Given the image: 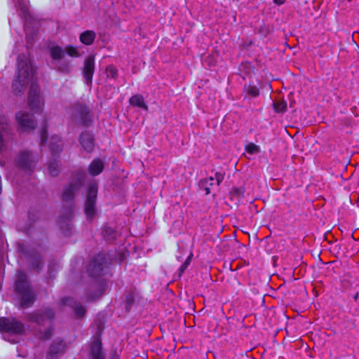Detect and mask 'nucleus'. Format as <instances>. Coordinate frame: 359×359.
I'll return each mask as SVG.
<instances>
[{
  "instance_id": "1",
  "label": "nucleus",
  "mask_w": 359,
  "mask_h": 359,
  "mask_svg": "<svg viewBox=\"0 0 359 359\" xmlns=\"http://www.w3.org/2000/svg\"><path fill=\"white\" fill-rule=\"evenodd\" d=\"M34 69L29 55L21 54L17 60V74L13 81L12 88L15 95L23 93L25 87L32 82L28 95V104L34 113L41 114L44 104L40 88L34 82Z\"/></svg>"
},
{
  "instance_id": "2",
  "label": "nucleus",
  "mask_w": 359,
  "mask_h": 359,
  "mask_svg": "<svg viewBox=\"0 0 359 359\" xmlns=\"http://www.w3.org/2000/svg\"><path fill=\"white\" fill-rule=\"evenodd\" d=\"M69 123L75 126H90L93 120L92 109L85 103H73L68 111Z\"/></svg>"
},
{
  "instance_id": "3",
  "label": "nucleus",
  "mask_w": 359,
  "mask_h": 359,
  "mask_svg": "<svg viewBox=\"0 0 359 359\" xmlns=\"http://www.w3.org/2000/svg\"><path fill=\"white\" fill-rule=\"evenodd\" d=\"M0 331L5 340L15 344L19 341L18 335L24 332L25 326L14 318L10 320L6 318H1Z\"/></svg>"
},
{
  "instance_id": "4",
  "label": "nucleus",
  "mask_w": 359,
  "mask_h": 359,
  "mask_svg": "<svg viewBox=\"0 0 359 359\" xmlns=\"http://www.w3.org/2000/svg\"><path fill=\"white\" fill-rule=\"evenodd\" d=\"M17 292L21 296V306L28 308L35 300V294L32 290L25 273L20 272L15 283Z\"/></svg>"
},
{
  "instance_id": "5",
  "label": "nucleus",
  "mask_w": 359,
  "mask_h": 359,
  "mask_svg": "<svg viewBox=\"0 0 359 359\" xmlns=\"http://www.w3.org/2000/svg\"><path fill=\"white\" fill-rule=\"evenodd\" d=\"M97 193V183H90L88 186L85 202V213L88 219H92L96 212L95 201Z\"/></svg>"
},
{
  "instance_id": "6",
  "label": "nucleus",
  "mask_w": 359,
  "mask_h": 359,
  "mask_svg": "<svg viewBox=\"0 0 359 359\" xmlns=\"http://www.w3.org/2000/svg\"><path fill=\"white\" fill-rule=\"evenodd\" d=\"M49 50L53 60L63 59L65 53L70 57H80V54L77 48L72 46H67L65 47V48H62L59 46H53L50 48Z\"/></svg>"
},
{
  "instance_id": "7",
  "label": "nucleus",
  "mask_w": 359,
  "mask_h": 359,
  "mask_svg": "<svg viewBox=\"0 0 359 359\" xmlns=\"http://www.w3.org/2000/svg\"><path fill=\"white\" fill-rule=\"evenodd\" d=\"M18 126L24 132H28L36 127V121L33 116L27 111H19L15 116Z\"/></svg>"
},
{
  "instance_id": "8",
  "label": "nucleus",
  "mask_w": 359,
  "mask_h": 359,
  "mask_svg": "<svg viewBox=\"0 0 359 359\" xmlns=\"http://www.w3.org/2000/svg\"><path fill=\"white\" fill-rule=\"evenodd\" d=\"M94 71L95 57L93 55H88L84 60V64L82 69L83 77L85 79L86 83L88 86H90L92 84Z\"/></svg>"
},
{
  "instance_id": "9",
  "label": "nucleus",
  "mask_w": 359,
  "mask_h": 359,
  "mask_svg": "<svg viewBox=\"0 0 359 359\" xmlns=\"http://www.w3.org/2000/svg\"><path fill=\"white\" fill-rule=\"evenodd\" d=\"M104 267V258L101 255H98L90 262L88 271L92 276H99L103 273Z\"/></svg>"
},
{
  "instance_id": "10",
  "label": "nucleus",
  "mask_w": 359,
  "mask_h": 359,
  "mask_svg": "<svg viewBox=\"0 0 359 359\" xmlns=\"http://www.w3.org/2000/svg\"><path fill=\"white\" fill-rule=\"evenodd\" d=\"M54 313L50 309L37 311L30 315L29 320L36 322L38 324L49 323L50 320L53 318Z\"/></svg>"
},
{
  "instance_id": "11",
  "label": "nucleus",
  "mask_w": 359,
  "mask_h": 359,
  "mask_svg": "<svg viewBox=\"0 0 359 359\" xmlns=\"http://www.w3.org/2000/svg\"><path fill=\"white\" fill-rule=\"evenodd\" d=\"M66 347V344L63 341H54L49 348L47 359H56L61 356L65 353Z\"/></svg>"
},
{
  "instance_id": "12",
  "label": "nucleus",
  "mask_w": 359,
  "mask_h": 359,
  "mask_svg": "<svg viewBox=\"0 0 359 359\" xmlns=\"http://www.w3.org/2000/svg\"><path fill=\"white\" fill-rule=\"evenodd\" d=\"M35 163V158L29 152L22 153L18 158V164L24 170H31Z\"/></svg>"
},
{
  "instance_id": "13",
  "label": "nucleus",
  "mask_w": 359,
  "mask_h": 359,
  "mask_svg": "<svg viewBox=\"0 0 359 359\" xmlns=\"http://www.w3.org/2000/svg\"><path fill=\"white\" fill-rule=\"evenodd\" d=\"M81 184V180L79 179V182L75 184H70L65 188L62 194V200L65 202L72 201L75 193L79 190Z\"/></svg>"
},
{
  "instance_id": "14",
  "label": "nucleus",
  "mask_w": 359,
  "mask_h": 359,
  "mask_svg": "<svg viewBox=\"0 0 359 359\" xmlns=\"http://www.w3.org/2000/svg\"><path fill=\"white\" fill-rule=\"evenodd\" d=\"M62 302L65 305L71 306L74 309L77 317L81 318L85 315V313H86L85 307L80 304H77V303L74 302L72 298H69V297L65 298V299H63Z\"/></svg>"
},
{
  "instance_id": "15",
  "label": "nucleus",
  "mask_w": 359,
  "mask_h": 359,
  "mask_svg": "<svg viewBox=\"0 0 359 359\" xmlns=\"http://www.w3.org/2000/svg\"><path fill=\"white\" fill-rule=\"evenodd\" d=\"M129 102L133 107L148 111V106L145 103L143 96L140 94H136L132 96L129 100Z\"/></svg>"
},
{
  "instance_id": "16",
  "label": "nucleus",
  "mask_w": 359,
  "mask_h": 359,
  "mask_svg": "<svg viewBox=\"0 0 359 359\" xmlns=\"http://www.w3.org/2000/svg\"><path fill=\"white\" fill-rule=\"evenodd\" d=\"M104 168L103 162L100 159H95L89 165L88 170L91 175L96 176L101 173Z\"/></svg>"
},
{
  "instance_id": "17",
  "label": "nucleus",
  "mask_w": 359,
  "mask_h": 359,
  "mask_svg": "<svg viewBox=\"0 0 359 359\" xmlns=\"http://www.w3.org/2000/svg\"><path fill=\"white\" fill-rule=\"evenodd\" d=\"M96 36L95 32L91 30L86 31L81 34L79 39L82 43L89 46L91 45Z\"/></svg>"
},
{
  "instance_id": "18",
  "label": "nucleus",
  "mask_w": 359,
  "mask_h": 359,
  "mask_svg": "<svg viewBox=\"0 0 359 359\" xmlns=\"http://www.w3.org/2000/svg\"><path fill=\"white\" fill-rule=\"evenodd\" d=\"M79 142L87 152L93 151L94 147V142L92 136H80Z\"/></svg>"
},
{
  "instance_id": "19",
  "label": "nucleus",
  "mask_w": 359,
  "mask_h": 359,
  "mask_svg": "<svg viewBox=\"0 0 359 359\" xmlns=\"http://www.w3.org/2000/svg\"><path fill=\"white\" fill-rule=\"evenodd\" d=\"M53 65L55 66L57 69L65 74H68L71 72V66L69 62L58 60H53Z\"/></svg>"
},
{
  "instance_id": "20",
  "label": "nucleus",
  "mask_w": 359,
  "mask_h": 359,
  "mask_svg": "<svg viewBox=\"0 0 359 359\" xmlns=\"http://www.w3.org/2000/svg\"><path fill=\"white\" fill-rule=\"evenodd\" d=\"M11 126L8 118L3 114H0V135L10 133Z\"/></svg>"
},
{
  "instance_id": "21",
  "label": "nucleus",
  "mask_w": 359,
  "mask_h": 359,
  "mask_svg": "<svg viewBox=\"0 0 359 359\" xmlns=\"http://www.w3.org/2000/svg\"><path fill=\"white\" fill-rule=\"evenodd\" d=\"M214 181L215 178L213 177H210L200 181V187L205 191V194L208 195L210 193V187L214 184Z\"/></svg>"
},
{
  "instance_id": "22",
  "label": "nucleus",
  "mask_w": 359,
  "mask_h": 359,
  "mask_svg": "<svg viewBox=\"0 0 359 359\" xmlns=\"http://www.w3.org/2000/svg\"><path fill=\"white\" fill-rule=\"evenodd\" d=\"M50 149L52 153H56L61 149L59 136H50Z\"/></svg>"
},
{
  "instance_id": "23",
  "label": "nucleus",
  "mask_w": 359,
  "mask_h": 359,
  "mask_svg": "<svg viewBox=\"0 0 359 359\" xmlns=\"http://www.w3.org/2000/svg\"><path fill=\"white\" fill-rule=\"evenodd\" d=\"M273 107L276 113H284L287 109V103L285 100L273 102Z\"/></svg>"
},
{
  "instance_id": "24",
  "label": "nucleus",
  "mask_w": 359,
  "mask_h": 359,
  "mask_svg": "<svg viewBox=\"0 0 359 359\" xmlns=\"http://www.w3.org/2000/svg\"><path fill=\"white\" fill-rule=\"evenodd\" d=\"M244 90L246 95L251 97H255L259 95V90L255 86H245Z\"/></svg>"
},
{
  "instance_id": "25",
  "label": "nucleus",
  "mask_w": 359,
  "mask_h": 359,
  "mask_svg": "<svg viewBox=\"0 0 359 359\" xmlns=\"http://www.w3.org/2000/svg\"><path fill=\"white\" fill-rule=\"evenodd\" d=\"M49 172L52 176H56L60 172L58 161L54 160L49 163L48 166Z\"/></svg>"
},
{
  "instance_id": "26",
  "label": "nucleus",
  "mask_w": 359,
  "mask_h": 359,
  "mask_svg": "<svg viewBox=\"0 0 359 359\" xmlns=\"http://www.w3.org/2000/svg\"><path fill=\"white\" fill-rule=\"evenodd\" d=\"M239 71L241 73H243L245 74H250L253 72V68L251 64L250 63H242L239 67Z\"/></svg>"
},
{
  "instance_id": "27",
  "label": "nucleus",
  "mask_w": 359,
  "mask_h": 359,
  "mask_svg": "<svg viewBox=\"0 0 359 359\" xmlns=\"http://www.w3.org/2000/svg\"><path fill=\"white\" fill-rule=\"evenodd\" d=\"M245 149L250 154H256L259 152V147L253 143L247 144Z\"/></svg>"
},
{
  "instance_id": "28",
  "label": "nucleus",
  "mask_w": 359,
  "mask_h": 359,
  "mask_svg": "<svg viewBox=\"0 0 359 359\" xmlns=\"http://www.w3.org/2000/svg\"><path fill=\"white\" fill-rule=\"evenodd\" d=\"M106 74L107 77L115 79L117 76V69L112 65H109L106 69Z\"/></svg>"
},
{
  "instance_id": "29",
  "label": "nucleus",
  "mask_w": 359,
  "mask_h": 359,
  "mask_svg": "<svg viewBox=\"0 0 359 359\" xmlns=\"http://www.w3.org/2000/svg\"><path fill=\"white\" fill-rule=\"evenodd\" d=\"M92 359H104V354L99 345H97L96 348L93 349Z\"/></svg>"
},
{
  "instance_id": "30",
  "label": "nucleus",
  "mask_w": 359,
  "mask_h": 359,
  "mask_svg": "<svg viewBox=\"0 0 359 359\" xmlns=\"http://www.w3.org/2000/svg\"><path fill=\"white\" fill-rule=\"evenodd\" d=\"M214 178L216 180L217 185L219 186L224 179V173L217 172L215 173Z\"/></svg>"
},
{
  "instance_id": "31",
  "label": "nucleus",
  "mask_w": 359,
  "mask_h": 359,
  "mask_svg": "<svg viewBox=\"0 0 359 359\" xmlns=\"http://www.w3.org/2000/svg\"><path fill=\"white\" fill-rule=\"evenodd\" d=\"M26 39H27V45L31 46L33 44V42H34V35H29L27 32V34H26Z\"/></svg>"
},
{
  "instance_id": "32",
  "label": "nucleus",
  "mask_w": 359,
  "mask_h": 359,
  "mask_svg": "<svg viewBox=\"0 0 359 359\" xmlns=\"http://www.w3.org/2000/svg\"><path fill=\"white\" fill-rule=\"evenodd\" d=\"M4 136L0 135V151H2L5 149V145H4L5 141H4Z\"/></svg>"
},
{
  "instance_id": "33",
  "label": "nucleus",
  "mask_w": 359,
  "mask_h": 359,
  "mask_svg": "<svg viewBox=\"0 0 359 359\" xmlns=\"http://www.w3.org/2000/svg\"><path fill=\"white\" fill-rule=\"evenodd\" d=\"M51 335V330L50 329H48L47 331H46V332L44 333L43 337L44 339H47Z\"/></svg>"
},
{
  "instance_id": "34",
  "label": "nucleus",
  "mask_w": 359,
  "mask_h": 359,
  "mask_svg": "<svg viewBox=\"0 0 359 359\" xmlns=\"http://www.w3.org/2000/svg\"><path fill=\"white\" fill-rule=\"evenodd\" d=\"M48 136H41V144L43 146L45 142L47 141Z\"/></svg>"
},
{
  "instance_id": "35",
  "label": "nucleus",
  "mask_w": 359,
  "mask_h": 359,
  "mask_svg": "<svg viewBox=\"0 0 359 359\" xmlns=\"http://www.w3.org/2000/svg\"><path fill=\"white\" fill-rule=\"evenodd\" d=\"M273 1L278 5H281L285 3V0H273Z\"/></svg>"
},
{
  "instance_id": "36",
  "label": "nucleus",
  "mask_w": 359,
  "mask_h": 359,
  "mask_svg": "<svg viewBox=\"0 0 359 359\" xmlns=\"http://www.w3.org/2000/svg\"><path fill=\"white\" fill-rule=\"evenodd\" d=\"M187 267V265L186 264V263H184L182 266H181V271H184V270Z\"/></svg>"
},
{
  "instance_id": "37",
  "label": "nucleus",
  "mask_w": 359,
  "mask_h": 359,
  "mask_svg": "<svg viewBox=\"0 0 359 359\" xmlns=\"http://www.w3.org/2000/svg\"><path fill=\"white\" fill-rule=\"evenodd\" d=\"M36 262H37V264H36V265L35 266V267H36V269H39V267H40V266H39V265H40V263H41V262H40V261H39V260H36Z\"/></svg>"
},
{
  "instance_id": "38",
  "label": "nucleus",
  "mask_w": 359,
  "mask_h": 359,
  "mask_svg": "<svg viewBox=\"0 0 359 359\" xmlns=\"http://www.w3.org/2000/svg\"><path fill=\"white\" fill-rule=\"evenodd\" d=\"M184 263L188 266L189 264V258H188Z\"/></svg>"
},
{
  "instance_id": "39",
  "label": "nucleus",
  "mask_w": 359,
  "mask_h": 359,
  "mask_svg": "<svg viewBox=\"0 0 359 359\" xmlns=\"http://www.w3.org/2000/svg\"><path fill=\"white\" fill-rule=\"evenodd\" d=\"M46 133H47V130H45L41 133V135H46Z\"/></svg>"
},
{
  "instance_id": "40",
  "label": "nucleus",
  "mask_w": 359,
  "mask_h": 359,
  "mask_svg": "<svg viewBox=\"0 0 359 359\" xmlns=\"http://www.w3.org/2000/svg\"><path fill=\"white\" fill-rule=\"evenodd\" d=\"M110 359H118V358H117L116 356H114V357H112V358H110Z\"/></svg>"
},
{
  "instance_id": "41",
  "label": "nucleus",
  "mask_w": 359,
  "mask_h": 359,
  "mask_svg": "<svg viewBox=\"0 0 359 359\" xmlns=\"http://www.w3.org/2000/svg\"><path fill=\"white\" fill-rule=\"evenodd\" d=\"M285 132H286V133H287L288 135H290L289 132H288V131H287L286 130H285Z\"/></svg>"
},
{
  "instance_id": "42",
  "label": "nucleus",
  "mask_w": 359,
  "mask_h": 359,
  "mask_svg": "<svg viewBox=\"0 0 359 359\" xmlns=\"http://www.w3.org/2000/svg\"><path fill=\"white\" fill-rule=\"evenodd\" d=\"M297 133H298V132L297 131L294 135H297Z\"/></svg>"
}]
</instances>
